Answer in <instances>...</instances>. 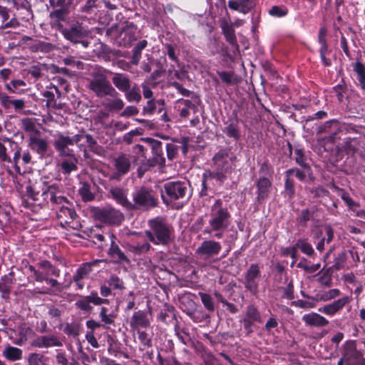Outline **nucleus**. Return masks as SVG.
<instances>
[{"label":"nucleus","mask_w":365,"mask_h":365,"mask_svg":"<svg viewBox=\"0 0 365 365\" xmlns=\"http://www.w3.org/2000/svg\"><path fill=\"white\" fill-rule=\"evenodd\" d=\"M29 365H45L43 356L41 354L33 353L29 356Z\"/></svg>","instance_id":"obj_39"},{"label":"nucleus","mask_w":365,"mask_h":365,"mask_svg":"<svg viewBox=\"0 0 365 365\" xmlns=\"http://www.w3.org/2000/svg\"><path fill=\"white\" fill-rule=\"evenodd\" d=\"M26 195H28L29 197H30L31 199L34 200H38L39 199V192H35L34 187L31 185H29L26 187ZM42 193L41 194V196L43 197L42 195Z\"/></svg>","instance_id":"obj_62"},{"label":"nucleus","mask_w":365,"mask_h":365,"mask_svg":"<svg viewBox=\"0 0 365 365\" xmlns=\"http://www.w3.org/2000/svg\"><path fill=\"white\" fill-rule=\"evenodd\" d=\"M61 27V32L64 38L74 43L80 42L81 38L87 36L89 34L88 30L80 23H76L70 28L63 29L62 26Z\"/></svg>","instance_id":"obj_8"},{"label":"nucleus","mask_w":365,"mask_h":365,"mask_svg":"<svg viewBox=\"0 0 365 365\" xmlns=\"http://www.w3.org/2000/svg\"><path fill=\"white\" fill-rule=\"evenodd\" d=\"M302 319L307 326L312 327H324L329 324L327 318L317 312L304 314Z\"/></svg>","instance_id":"obj_19"},{"label":"nucleus","mask_w":365,"mask_h":365,"mask_svg":"<svg viewBox=\"0 0 365 365\" xmlns=\"http://www.w3.org/2000/svg\"><path fill=\"white\" fill-rule=\"evenodd\" d=\"M213 161L216 167L214 172L206 171L203 174L202 185L210 179H215L219 184H222L231 173V163L226 151L220 150L213 157Z\"/></svg>","instance_id":"obj_4"},{"label":"nucleus","mask_w":365,"mask_h":365,"mask_svg":"<svg viewBox=\"0 0 365 365\" xmlns=\"http://www.w3.org/2000/svg\"><path fill=\"white\" fill-rule=\"evenodd\" d=\"M92 271V264L86 262L81 265L76 270V274L73 275V279L76 284L78 289H81L84 287L83 279L86 278Z\"/></svg>","instance_id":"obj_22"},{"label":"nucleus","mask_w":365,"mask_h":365,"mask_svg":"<svg viewBox=\"0 0 365 365\" xmlns=\"http://www.w3.org/2000/svg\"><path fill=\"white\" fill-rule=\"evenodd\" d=\"M150 245L148 242H143V244H137L131 246L132 250L137 254L145 253L149 251Z\"/></svg>","instance_id":"obj_47"},{"label":"nucleus","mask_w":365,"mask_h":365,"mask_svg":"<svg viewBox=\"0 0 365 365\" xmlns=\"http://www.w3.org/2000/svg\"><path fill=\"white\" fill-rule=\"evenodd\" d=\"M363 356V353L356 349V342L350 340L344 345L342 357L339 360L337 365H351L352 361H356Z\"/></svg>","instance_id":"obj_7"},{"label":"nucleus","mask_w":365,"mask_h":365,"mask_svg":"<svg viewBox=\"0 0 365 365\" xmlns=\"http://www.w3.org/2000/svg\"><path fill=\"white\" fill-rule=\"evenodd\" d=\"M295 155H296V163L299 165L301 167H302L306 172H309L310 170V168L309 165L306 162V158L301 150H295Z\"/></svg>","instance_id":"obj_38"},{"label":"nucleus","mask_w":365,"mask_h":365,"mask_svg":"<svg viewBox=\"0 0 365 365\" xmlns=\"http://www.w3.org/2000/svg\"><path fill=\"white\" fill-rule=\"evenodd\" d=\"M113 85L120 91H128L130 88V81L128 76L123 73H115L112 78Z\"/></svg>","instance_id":"obj_25"},{"label":"nucleus","mask_w":365,"mask_h":365,"mask_svg":"<svg viewBox=\"0 0 365 365\" xmlns=\"http://www.w3.org/2000/svg\"><path fill=\"white\" fill-rule=\"evenodd\" d=\"M217 75L221 80L227 84H235L238 82L237 77L231 71H217Z\"/></svg>","instance_id":"obj_36"},{"label":"nucleus","mask_w":365,"mask_h":365,"mask_svg":"<svg viewBox=\"0 0 365 365\" xmlns=\"http://www.w3.org/2000/svg\"><path fill=\"white\" fill-rule=\"evenodd\" d=\"M99 317L101 322L103 323V326L104 327H107L108 326L113 324L115 314L113 312L108 313V308L103 307L101 309Z\"/></svg>","instance_id":"obj_33"},{"label":"nucleus","mask_w":365,"mask_h":365,"mask_svg":"<svg viewBox=\"0 0 365 365\" xmlns=\"http://www.w3.org/2000/svg\"><path fill=\"white\" fill-rule=\"evenodd\" d=\"M103 105L113 110H120L124 106V103L122 99L119 98H113L110 99H106Z\"/></svg>","instance_id":"obj_35"},{"label":"nucleus","mask_w":365,"mask_h":365,"mask_svg":"<svg viewBox=\"0 0 365 365\" xmlns=\"http://www.w3.org/2000/svg\"><path fill=\"white\" fill-rule=\"evenodd\" d=\"M167 155L169 160H173L178 151V146L173 143H168L166 145Z\"/></svg>","instance_id":"obj_55"},{"label":"nucleus","mask_w":365,"mask_h":365,"mask_svg":"<svg viewBox=\"0 0 365 365\" xmlns=\"http://www.w3.org/2000/svg\"><path fill=\"white\" fill-rule=\"evenodd\" d=\"M64 332L69 336H76L78 335V329L76 324H66L64 327Z\"/></svg>","instance_id":"obj_53"},{"label":"nucleus","mask_w":365,"mask_h":365,"mask_svg":"<svg viewBox=\"0 0 365 365\" xmlns=\"http://www.w3.org/2000/svg\"><path fill=\"white\" fill-rule=\"evenodd\" d=\"M351 301V297L345 295L333 301L331 303L324 304L319 308L318 311L329 317H334L339 314Z\"/></svg>","instance_id":"obj_9"},{"label":"nucleus","mask_w":365,"mask_h":365,"mask_svg":"<svg viewBox=\"0 0 365 365\" xmlns=\"http://www.w3.org/2000/svg\"><path fill=\"white\" fill-rule=\"evenodd\" d=\"M0 160L4 162L10 163L11 158L6 154V147L0 143Z\"/></svg>","instance_id":"obj_64"},{"label":"nucleus","mask_w":365,"mask_h":365,"mask_svg":"<svg viewBox=\"0 0 365 365\" xmlns=\"http://www.w3.org/2000/svg\"><path fill=\"white\" fill-rule=\"evenodd\" d=\"M138 113V109L133 106H127L125 110L122 112L121 116L123 117H129L131 115H135Z\"/></svg>","instance_id":"obj_56"},{"label":"nucleus","mask_w":365,"mask_h":365,"mask_svg":"<svg viewBox=\"0 0 365 365\" xmlns=\"http://www.w3.org/2000/svg\"><path fill=\"white\" fill-rule=\"evenodd\" d=\"M53 145L61 157L70 156L73 153V150L68 148V146L71 145L69 136H65L61 133L56 134Z\"/></svg>","instance_id":"obj_17"},{"label":"nucleus","mask_w":365,"mask_h":365,"mask_svg":"<svg viewBox=\"0 0 365 365\" xmlns=\"http://www.w3.org/2000/svg\"><path fill=\"white\" fill-rule=\"evenodd\" d=\"M209 227L204 231L205 233L212 234L217 239L223 237L225 230L230 225V214L227 208L223 207L222 202L218 200L212 205L209 214Z\"/></svg>","instance_id":"obj_2"},{"label":"nucleus","mask_w":365,"mask_h":365,"mask_svg":"<svg viewBox=\"0 0 365 365\" xmlns=\"http://www.w3.org/2000/svg\"><path fill=\"white\" fill-rule=\"evenodd\" d=\"M110 193L112 197L120 205L126 208H130L132 207L131 202L127 199L126 194L123 189L117 187H113L110 189Z\"/></svg>","instance_id":"obj_26"},{"label":"nucleus","mask_w":365,"mask_h":365,"mask_svg":"<svg viewBox=\"0 0 365 365\" xmlns=\"http://www.w3.org/2000/svg\"><path fill=\"white\" fill-rule=\"evenodd\" d=\"M86 339L93 348H98L99 344L94 336L93 331H88L86 334Z\"/></svg>","instance_id":"obj_60"},{"label":"nucleus","mask_w":365,"mask_h":365,"mask_svg":"<svg viewBox=\"0 0 365 365\" xmlns=\"http://www.w3.org/2000/svg\"><path fill=\"white\" fill-rule=\"evenodd\" d=\"M138 339L145 347L152 346L151 337L145 331L138 330Z\"/></svg>","instance_id":"obj_45"},{"label":"nucleus","mask_w":365,"mask_h":365,"mask_svg":"<svg viewBox=\"0 0 365 365\" xmlns=\"http://www.w3.org/2000/svg\"><path fill=\"white\" fill-rule=\"evenodd\" d=\"M105 303H108V299L101 298L96 292H91L90 295L83 297L77 300L75 303V306L77 309L84 312L89 313L93 309L91 304L98 306Z\"/></svg>","instance_id":"obj_13"},{"label":"nucleus","mask_w":365,"mask_h":365,"mask_svg":"<svg viewBox=\"0 0 365 365\" xmlns=\"http://www.w3.org/2000/svg\"><path fill=\"white\" fill-rule=\"evenodd\" d=\"M256 185L257 187V201L262 202L270 192L272 182L268 178L262 177L257 180Z\"/></svg>","instance_id":"obj_23"},{"label":"nucleus","mask_w":365,"mask_h":365,"mask_svg":"<svg viewBox=\"0 0 365 365\" xmlns=\"http://www.w3.org/2000/svg\"><path fill=\"white\" fill-rule=\"evenodd\" d=\"M38 270L42 272L46 277L50 275L58 277L60 275V270L53 266L51 263L47 260H43L38 262Z\"/></svg>","instance_id":"obj_28"},{"label":"nucleus","mask_w":365,"mask_h":365,"mask_svg":"<svg viewBox=\"0 0 365 365\" xmlns=\"http://www.w3.org/2000/svg\"><path fill=\"white\" fill-rule=\"evenodd\" d=\"M22 127L26 131L33 132L36 129V125L34 120L31 118H24L21 121Z\"/></svg>","instance_id":"obj_51"},{"label":"nucleus","mask_w":365,"mask_h":365,"mask_svg":"<svg viewBox=\"0 0 365 365\" xmlns=\"http://www.w3.org/2000/svg\"><path fill=\"white\" fill-rule=\"evenodd\" d=\"M341 199L346 202L347 206L351 209L354 210L355 208L359 207V204L354 201L347 194H343L341 195Z\"/></svg>","instance_id":"obj_58"},{"label":"nucleus","mask_w":365,"mask_h":365,"mask_svg":"<svg viewBox=\"0 0 365 365\" xmlns=\"http://www.w3.org/2000/svg\"><path fill=\"white\" fill-rule=\"evenodd\" d=\"M11 291V282L6 278L0 279V292L2 294V297L8 298Z\"/></svg>","instance_id":"obj_40"},{"label":"nucleus","mask_w":365,"mask_h":365,"mask_svg":"<svg viewBox=\"0 0 365 365\" xmlns=\"http://www.w3.org/2000/svg\"><path fill=\"white\" fill-rule=\"evenodd\" d=\"M164 190L167 197L163 192V200L165 203L169 204L172 200L184 197L187 192V186L185 182L180 181L168 182L164 185Z\"/></svg>","instance_id":"obj_6"},{"label":"nucleus","mask_w":365,"mask_h":365,"mask_svg":"<svg viewBox=\"0 0 365 365\" xmlns=\"http://www.w3.org/2000/svg\"><path fill=\"white\" fill-rule=\"evenodd\" d=\"M239 1L241 7V13L242 14L248 13L254 6L252 0H239Z\"/></svg>","instance_id":"obj_50"},{"label":"nucleus","mask_w":365,"mask_h":365,"mask_svg":"<svg viewBox=\"0 0 365 365\" xmlns=\"http://www.w3.org/2000/svg\"><path fill=\"white\" fill-rule=\"evenodd\" d=\"M297 304L299 307L302 309H312L317 306V301L312 299L311 301L299 299L297 302Z\"/></svg>","instance_id":"obj_52"},{"label":"nucleus","mask_w":365,"mask_h":365,"mask_svg":"<svg viewBox=\"0 0 365 365\" xmlns=\"http://www.w3.org/2000/svg\"><path fill=\"white\" fill-rule=\"evenodd\" d=\"M125 98L129 102H139L141 100V95L135 88L125 92Z\"/></svg>","instance_id":"obj_43"},{"label":"nucleus","mask_w":365,"mask_h":365,"mask_svg":"<svg viewBox=\"0 0 365 365\" xmlns=\"http://www.w3.org/2000/svg\"><path fill=\"white\" fill-rule=\"evenodd\" d=\"M353 69L356 74L357 86L365 91V65L356 61L353 65Z\"/></svg>","instance_id":"obj_29"},{"label":"nucleus","mask_w":365,"mask_h":365,"mask_svg":"<svg viewBox=\"0 0 365 365\" xmlns=\"http://www.w3.org/2000/svg\"><path fill=\"white\" fill-rule=\"evenodd\" d=\"M297 248H299L304 254L308 256H312L314 252L312 246L304 240H299L295 246L284 248L282 250V255H289L293 259L291 267H293L294 264L296 262Z\"/></svg>","instance_id":"obj_12"},{"label":"nucleus","mask_w":365,"mask_h":365,"mask_svg":"<svg viewBox=\"0 0 365 365\" xmlns=\"http://www.w3.org/2000/svg\"><path fill=\"white\" fill-rule=\"evenodd\" d=\"M130 327L138 330L139 328H147L150 326V321L147 314L141 310L135 312L130 319Z\"/></svg>","instance_id":"obj_21"},{"label":"nucleus","mask_w":365,"mask_h":365,"mask_svg":"<svg viewBox=\"0 0 365 365\" xmlns=\"http://www.w3.org/2000/svg\"><path fill=\"white\" fill-rule=\"evenodd\" d=\"M222 29L227 41L230 44L235 45L237 43V39L232 26L225 23L222 26Z\"/></svg>","instance_id":"obj_34"},{"label":"nucleus","mask_w":365,"mask_h":365,"mask_svg":"<svg viewBox=\"0 0 365 365\" xmlns=\"http://www.w3.org/2000/svg\"><path fill=\"white\" fill-rule=\"evenodd\" d=\"M68 157V158L63 160L60 165L63 173L65 174H69L72 171L77 170V160L74 157L73 153H71V155Z\"/></svg>","instance_id":"obj_31"},{"label":"nucleus","mask_w":365,"mask_h":365,"mask_svg":"<svg viewBox=\"0 0 365 365\" xmlns=\"http://www.w3.org/2000/svg\"><path fill=\"white\" fill-rule=\"evenodd\" d=\"M324 236L326 243L329 244L331 242L334 238V230L329 225H327L324 227Z\"/></svg>","instance_id":"obj_57"},{"label":"nucleus","mask_w":365,"mask_h":365,"mask_svg":"<svg viewBox=\"0 0 365 365\" xmlns=\"http://www.w3.org/2000/svg\"><path fill=\"white\" fill-rule=\"evenodd\" d=\"M200 297L201 299V301L205 306V307L209 310V311H213L214 310V304L212 297L210 295L206 293H202L200 292Z\"/></svg>","instance_id":"obj_42"},{"label":"nucleus","mask_w":365,"mask_h":365,"mask_svg":"<svg viewBox=\"0 0 365 365\" xmlns=\"http://www.w3.org/2000/svg\"><path fill=\"white\" fill-rule=\"evenodd\" d=\"M31 346L38 349H47L62 346L63 343L58 336L48 334L36 337L32 341Z\"/></svg>","instance_id":"obj_15"},{"label":"nucleus","mask_w":365,"mask_h":365,"mask_svg":"<svg viewBox=\"0 0 365 365\" xmlns=\"http://www.w3.org/2000/svg\"><path fill=\"white\" fill-rule=\"evenodd\" d=\"M242 322L245 329L248 331H251V327L255 322H261L260 314L254 305L247 306Z\"/></svg>","instance_id":"obj_20"},{"label":"nucleus","mask_w":365,"mask_h":365,"mask_svg":"<svg viewBox=\"0 0 365 365\" xmlns=\"http://www.w3.org/2000/svg\"><path fill=\"white\" fill-rule=\"evenodd\" d=\"M29 140L30 145L38 153H44L47 150L48 143L44 139L33 136Z\"/></svg>","instance_id":"obj_32"},{"label":"nucleus","mask_w":365,"mask_h":365,"mask_svg":"<svg viewBox=\"0 0 365 365\" xmlns=\"http://www.w3.org/2000/svg\"><path fill=\"white\" fill-rule=\"evenodd\" d=\"M3 356L9 361H17L22 358V350L14 346H8L3 351Z\"/></svg>","instance_id":"obj_30"},{"label":"nucleus","mask_w":365,"mask_h":365,"mask_svg":"<svg viewBox=\"0 0 365 365\" xmlns=\"http://www.w3.org/2000/svg\"><path fill=\"white\" fill-rule=\"evenodd\" d=\"M224 133L230 138L238 139L240 138L237 126L234 123H230L224 130Z\"/></svg>","instance_id":"obj_41"},{"label":"nucleus","mask_w":365,"mask_h":365,"mask_svg":"<svg viewBox=\"0 0 365 365\" xmlns=\"http://www.w3.org/2000/svg\"><path fill=\"white\" fill-rule=\"evenodd\" d=\"M260 276V268L257 264H252L245 274V287L252 294L258 290V278Z\"/></svg>","instance_id":"obj_14"},{"label":"nucleus","mask_w":365,"mask_h":365,"mask_svg":"<svg viewBox=\"0 0 365 365\" xmlns=\"http://www.w3.org/2000/svg\"><path fill=\"white\" fill-rule=\"evenodd\" d=\"M29 270L33 273L35 280L38 282L45 281L48 285L52 287H56L58 285V282L56 279L46 277L42 272L37 270L34 266L29 265L28 267Z\"/></svg>","instance_id":"obj_27"},{"label":"nucleus","mask_w":365,"mask_h":365,"mask_svg":"<svg viewBox=\"0 0 365 365\" xmlns=\"http://www.w3.org/2000/svg\"><path fill=\"white\" fill-rule=\"evenodd\" d=\"M149 230L145 233L148 240L156 245H168L173 240V229L163 220L155 218L148 220Z\"/></svg>","instance_id":"obj_3"},{"label":"nucleus","mask_w":365,"mask_h":365,"mask_svg":"<svg viewBox=\"0 0 365 365\" xmlns=\"http://www.w3.org/2000/svg\"><path fill=\"white\" fill-rule=\"evenodd\" d=\"M26 83L22 80H13L10 84H6V89L11 93H17L16 89L20 86H25Z\"/></svg>","instance_id":"obj_48"},{"label":"nucleus","mask_w":365,"mask_h":365,"mask_svg":"<svg viewBox=\"0 0 365 365\" xmlns=\"http://www.w3.org/2000/svg\"><path fill=\"white\" fill-rule=\"evenodd\" d=\"M33 334V331L27 327L25 329H23L21 332V337L19 338V341L16 342L17 344L21 345L23 344L26 340H27V335H30Z\"/></svg>","instance_id":"obj_59"},{"label":"nucleus","mask_w":365,"mask_h":365,"mask_svg":"<svg viewBox=\"0 0 365 365\" xmlns=\"http://www.w3.org/2000/svg\"><path fill=\"white\" fill-rule=\"evenodd\" d=\"M221 248L222 247L220 242L214 240H205L203 241L197 249V253L200 255L212 257L218 255Z\"/></svg>","instance_id":"obj_18"},{"label":"nucleus","mask_w":365,"mask_h":365,"mask_svg":"<svg viewBox=\"0 0 365 365\" xmlns=\"http://www.w3.org/2000/svg\"><path fill=\"white\" fill-rule=\"evenodd\" d=\"M88 82V88L97 97L102 98L106 96L115 97L117 95L115 89L112 86L107 76L100 71L93 72Z\"/></svg>","instance_id":"obj_5"},{"label":"nucleus","mask_w":365,"mask_h":365,"mask_svg":"<svg viewBox=\"0 0 365 365\" xmlns=\"http://www.w3.org/2000/svg\"><path fill=\"white\" fill-rule=\"evenodd\" d=\"M56 359L57 363L61 365H73L72 363L68 361L65 353L63 352H58L56 356Z\"/></svg>","instance_id":"obj_61"},{"label":"nucleus","mask_w":365,"mask_h":365,"mask_svg":"<svg viewBox=\"0 0 365 365\" xmlns=\"http://www.w3.org/2000/svg\"><path fill=\"white\" fill-rule=\"evenodd\" d=\"M78 192L83 200L85 202H88L93 199L94 196L91 191L90 185L88 183H82Z\"/></svg>","instance_id":"obj_37"},{"label":"nucleus","mask_w":365,"mask_h":365,"mask_svg":"<svg viewBox=\"0 0 365 365\" xmlns=\"http://www.w3.org/2000/svg\"><path fill=\"white\" fill-rule=\"evenodd\" d=\"M109 286L115 289H124V284L122 279L116 276H111L108 282Z\"/></svg>","instance_id":"obj_46"},{"label":"nucleus","mask_w":365,"mask_h":365,"mask_svg":"<svg viewBox=\"0 0 365 365\" xmlns=\"http://www.w3.org/2000/svg\"><path fill=\"white\" fill-rule=\"evenodd\" d=\"M135 205L138 207H150L156 205V200L150 190L145 187L137 190L133 194Z\"/></svg>","instance_id":"obj_11"},{"label":"nucleus","mask_w":365,"mask_h":365,"mask_svg":"<svg viewBox=\"0 0 365 365\" xmlns=\"http://www.w3.org/2000/svg\"><path fill=\"white\" fill-rule=\"evenodd\" d=\"M96 216L101 221L110 225H119L123 220V215L112 207H104L96 212Z\"/></svg>","instance_id":"obj_10"},{"label":"nucleus","mask_w":365,"mask_h":365,"mask_svg":"<svg viewBox=\"0 0 365 365\" xmlns=\"http://www.w3.org/2000/svg\"><path fill=\"white\" fill-rule=\"evenodd\" d=\"M131 166V157L127 154H120L114 160V167L116 172L113 178L119 179L127 174Z\"/></svg>","instance_id":"obj_16"},{"label":"nucleus","mask_w":365,"mask_h":365,"mask_svg":"<svg viewBox=\"0 0 365 365\" xmlns=\"http://www.w3.org/2000/svg\"><path fill=\"white\" fill-rule=\"evenodd\" d=\"M293 174H295L296 177L300 180H304L306 177V173L304 171H302L297 168L289 169L286 171L287 177H290Z\"/></svg>","instance_id":"obj_54"},{"label":"nucleus","mask_w":365,"mask_h":365,"mask_svg":"<svg viewBox=\"0 0 365 365\" xmlns=\"http://www.w3.org/2000/svg\"><path fill=\"white\" fill-rule=\"evenodd\" d=\"M43 199L56 205V216L62 227L70 223L76 217V213L72 203L62 196L56 185L48 186L42 192Z\"/></svg>","instance_id":"obj_1"},{"label":"nucleus","mask_w":365,"mask_h":365,"mask_svg":"<svg viewBox=\"0 0 365 365\" xmlns=\"http://www.w3.org/2000/svg\"><path fill=\"white\" fill-rule=\"evenodd\" d=\"M108 236L111 240V245L108 250V255L117 262H128V260L127 257L121 251L118 245L115 243L114 235L113 234H108Z\"/></svg>","instance_id":"obj_24"},{"label":"nucleus","mask_w":365,"mask_h":365,"mask_svg":"<svg viewBox=\"0 0 365 365\" xmlns=\"http://www.w3.org/2000/svg\"><path fill=\"white\" fill-rule=\"evenodd\" d=\"M341 295V291L339 289H332L327 292L324 296L322 299L324 301H329L334 299Z\"/></svg>","instance_id":"obj_49"},{"label":"nucleus","mask_w":365,"mask_h":365,"mask_svg":"<svg viewBox=\"0 0 365 365\" xmlns=\"http://www.w3.org/2000/svg\"><path fill=\"white\" fill-rule=\"evenodd\" d=\"M287 11L285 7L274 6L269 9V14L272 16L282 17L287 15Z\"/></svg>","instance_id":"obj_44"},{"label":"nucleus","mask_w":365,"mask_h":365,"mask_svg":"<svg viewBox=\"0 0 365 365\" xmlns=\"http://www.w3.org/2000/svg\"><path fill=\"white\" fill-rule=\"evenodd\" d=\"M155 104L153 99H151L147 102L146 106L143 108V113L151 115L155 110Z\"/></svg>","instance_id":"obj_63"}]
</instances>
